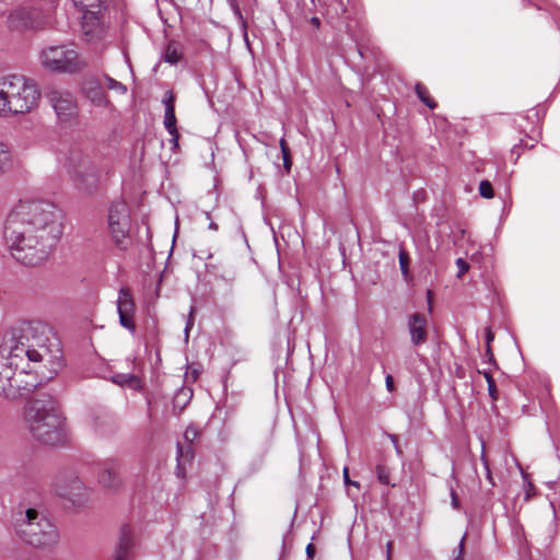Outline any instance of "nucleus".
<instances>
[{
  "instance_id": "31",
  "label": "nucleus",
  "mask_w": 560,
  "mask_h": 560,
  "mask_svg": "<svg viewBox=\"0 0 560 560\" xmlns=\"http://www.w3.org/2000/svg\"><path fill=\"white\" fill-rule=\"evenodd\" d=\"M114 381L119 384H125L128 382H132V383L137 382L138 378L135 375H117V376H115Z\"/></svg>"
},
{
  "instance_id": "42",
  "label": "nucleus",
  "mask_w": 560,
  "mask_h": 560,
  "mask_svg": "<svg viewBox=\"0 0 560 560\" xmlns=\"http://www.w3.org/2000/svg\"><path fill=\"white\" fill-rule=\"evenodd\" d=\"M494 336L491 331L490 328H487V331H486V341H487V345L490 346V342L493 340Z\"/></svg>"
},
{
  "instance_id": "22",
  "label": "nucleus",
  "mask_w": 560,
  "mask_h": 560,
  "mask_svg": "<svg viewBox=\"0 0 560 560\" xmlns=\"http://www.w3.org/2000/svg\"><path fill=\"white\" fill-rule=\"evenodd\" d=\"M416 93L418 97L431 109L436 107V103L433 102L430 96L427 88L422 85L421 83H418L416 85Z\"/></svg>"
},
{
  "instance_id": "44",
  "label": "nucleus",
  "mask_w": 560,
  "mask_h": 560,
  "mask_svg": "<svg viewBox=\"0 0 560 560\" xmlns=\"http://www.w3.org/2000/svg\"><path fill=\"white\" fill-rule=\"evenodd\" d=\"M280 148H281V152L289 151V147L284 139L280 140Z\"/></svg>"
},
{
  "instance_id": "46",
  "label": "nucleus",
  "mask_w": 560,
  "mask_h": 560,
  "mask_svg": "<svg viewBox=\"0 0 560 560\" xmlns=\"http://www.w3.org/2000/svg\"><path fill=\"white\" fill-rule=\"evenodd\" d=\"M427 295H428V301H429V310L431 311L432 292L430 290H428Z\"/></svg>"
},
{
  "instance_id": "33",
  "label": "nucleus",
  "mask_w": 560,
  "mask_h": 560,
  "mask_svg": "<svg viewBox=\"0 0 560 560\" xmlns=\"http://www.w3.org/2000/svg\"><path fill=\"white\" fill-rule=\"evenodd\" d=\"M192 312H194V308L191 307L190 310V316L186 323V327H185V336L186 338H188L189 336V330L191 329L192 325H194V318H192Z\"/></svg>"
},
{
  "instance_id": "14",
  "label": "nucleus",
  "mask_w": 560,
  "mask_h": 560,
  "mask_svg": "<svg viewBox=\"0 0 560 560\" xmlns=\"http://www.w3.org/2000/svg\"><path fill=\"white\" fill-rule=\"evenodd\" d=\"M120 469L121 463L118 459H106L98 474L100 485L108 490H117L121 486Z\"/></svg>"
},
{
  "instance_id": "16",
  "label": "nucleus",
  "mask_w": 560,
  "mask_h": 560,
  "mask_svg": "<svg viewBox=\"0 0 560 560\" xmlns=\"http://www.w3.org/2000/svg\"><path fill=\"white\" fill-rule=\"evenodd\" d=\"M164 105V119L163 125L167 132L171 135V142L176 148L178 145L179 132L176 126V116H175V95L172 91H167L164 94L162 100Z\"/></svg>"
},
{
  "instance_id": "38",
  "label": "nucleus",
  "mask_w": 560,
  "mask_h": 560,
  "mask_svg": "<svg viewBox=\"0 0 560 560\" xmlns=\"http://www.w3.org/2000/svg\"><path fill=\"white\" fill-rule=\"evenodd\" d=\"M482 462H483V465H485V468H486V471H487V479L490 481L491 485H494L493 479H492V475H491L490 469H489L488 462L485 458V456H482Z\"/></svg>"
},
{
  "instance_id": "32",
  "label": "nucleus",
  "mask_w": 560,
  "mask_h": 560,
  "mask_svg": "<svg viewBox=\"0 0 560 560\" xmlns=\"http://www.w3.org/2000/svg\"><path fill=\"white\" fill-rule=\"evenodd\" d=\"M281 153H282V159H283V166L287 172H290L291 166H292V162H291V158H290V150L281 152Z\"/></svg>"
},
{
  "instance_id": "9",
  "label": "nucleus",
  "mask_w": 560,
  "mask_h": 560,
  "mask_svg": "<svg viewBox=\"0 0 560 560\" xmlns=\"http://www.w3.org/2000/svg\"><path fill=\"white\" fill-rule=\"evenodd\" d=\"M107 226L110 238L116 247L126 250L130 241V213L125 201H115L110 205L107 215Z\"/></svg>"
},
{
  "instance_id": "8",
  "label": "nucleus",
  "mask_w": 560,
  "mask_h": 560,
  "mask_svg": "<svg viewBox=\"0 0 560 560\" xmlns=\"http://www.w3.org/2000/svg\"><path fill=\"white\" fill-rule=\"evenodd\" d=\"M44 68L61 73H74L84 68L75 49L68 45L49 46L40 52Z\"/></svg>"
},
{
  "instance_id": "40",
  "label": "nucleus",
  "mask_w": 560,
  "mask_h": 560,
  "mask_svg": "<svg viewBox=\"0 0 560 560\" xmlns=\"http://www.w3.org/2000/svg\"><path fill=\"white\" fill-rule=\"evenodd\" d=\"M184 451L180 446H178V454H177V462H178V465H177V468H178V474H180V460L182 458H184Z\"/></svg>"
},
{
  "instance_id": "6",
  "label": "nucleus",
  "mask_w": 560,
  "mask_h": 560,
  "mask_svg": "<svg viewBox=\"0 0 560 560\" xmlns=\"http://www.w3.org/2000/svg\"><path fill=\"white\" fill-rule=\"evenodd\" d=\"M30 372L25 371L19 358H13V347L0 351V395L16 399L36 387L35 383L24 381Z\"/></svg>"
},
{
  "instance_id": "3",
  "label": "nucleus",
  "mask_w": 560,
  "mask_h": 560,
  "mask_svg": "<svg viewBox=\"0 0 560 560\" xmlns=\"http://www.w3.org/2000/svg\"><path fill=\"white\" fill-rule=\"evenodd\" d=\"M25 421L32 435L44 444H61L68 439L66 419L56 400L48 395L28 402Z\"/></svg>"
},
{
  "instance_id": "41",
  "label": "nucleus",
  "mask_w": 560,
  "mask_h": 560,
  "mask_svg": "<svg viewBox=\"0 0 560 560\" xmlns=\"http://www.w3.org/2000/svg\"><path fill=\"white\" fill-rule=\"evenodd\" d=\"M342 477H343V481L347 486L350 485V477H349V469L347 467L343 468V471H342Z\"/></svg>"
},
{
  "instance_id": "36",
  "label": "nucleus",
  "mask_w": 560,
  "mask_h": 560,
  "mask_svg": "<svg viewBox=\"0 0 560 560\" xmlns=\"http://www.w3.org/2000/svg\"><path fill=\"white\" fill-rule=\"evenodd\" d=\"M466 539V535H464L460 539V542L458 545V555L456 557V560H463V553H464V542Z\"/></svg>"
},
{
  "instance_id": "50",
  "label": "nucleus",
  "mask_w": 560,
  "mask_h": 560,
  "mask_svg": "<svg viewBox=\"0 0 560 560\" xmlns=\"http://www.w3.org/2000/svg\"><path fill=\"white\" fill-rule=\"evenodd\" d=\"M43 380H44V378L40 376V380H38V382H34V383H35V384H36V386H37L39 383H42V381H43Z\"/></svg>"
},
{
  "instance_id": "20",
  "label": "nucleus",
  "mask_w": 560,
  "mask_h": 560,
  "mask_svg": "<svg viewBox=\"0 0 560 560\" xmlns=\"http://www.w3.org/2000/svg\"><path fill=\"white\" fill-rule=\"evenodd\" d=\"M75 8H78L82 15L85 13H102V0H72Z\"/></svg>"
},
{
  "instance_id": "34",
  "label": "nucleus",
  "mask_w": 560,
  "mask_h": 560,
  "mask_svg": "<svg viewBox=\"0 0 560 560\" xmlns=\"http://www.w3.org/2000/svg\"><path fill=\"white\" fill-rule=\"evenodd\" d=\"M388 438L389 440L392 441V443L394 444V447L396 450V453L398 455H401L402 454V451L400 450L399 445H398V438L395 435V434H388Z\"/></svg>"
},
{
  "instance_id": "28",
  "label": "nucleus",
  "mask_w": 560,
  "mask_h": 560,
  "mask_svg": "<svg viewBox=\"0 0 560 560\" xmlns=\"http://www.w3.org/2000/svg\"><path fill=\"white\" fill-rule=\"evenodd\" d=\"M106 86H107V89L117 91L121 94H125L127 91V88L122 83H120L109 77H106Z\"/></svg>"
},
{
  "instance_id": "45",
  "label": "nucleus",
  "mask_w": 560,
  "mask_h": 560,
  "mask_svg": "<svg viewBox=\"0 0 560 560\" xmlns=\"http://www.w3.org/2000/svg\"><path fill=\"white\" fill-rule=\"evenodd\" d=\"M486 355L488 357L489 361L494 360L490 346L487 347Z\"/></svg>"
},
{
  "instance_id": "48",
  "label": "nucleus",
  "mask_w": 560,
  "mask_h": 560,
  "mask_svg": "<svg viewBox=\"0 0 560 560\" xmlns=\"http://www.w3.org/2000/svg\"><path fill=\"white\" fill-rule=\"evenodd\" d=\"M209 229L213 230V231H217L218 230V225L214 223V222H211L209 224Z\"/></svg>"
},
{
  "instance_id": "12",
  "label": "nucleus",
  "mask_w": 560,
  "mask_h": 560,
  "mask_svg": "<svg viewBox=\"0 0 560 560\" xmlns=\"http://www.w3.org/2000/svg\"><path fill=\"white\" fill-rule=\"evenodd\" d=\"M55 487L60 497L70 500L74 504L83 503L86 497V488L77 476L58 478Z\"/></svg>"
},
{
  "instance_id": "19",
  "label": "nucleus",
  "mask_w": 560,
  "mask_h": 560,
  "mask_svg": "<svg viewBox=\"0 0 560 560\" xmlns=\"http://www.w3.org/2000/svg\"><path fill=\"white\" fill-rule=\"evenodd\" d=\"M133 546L135 541L131 530L124 527L113 560H129Z\"/></svg>"
},
{
  "instance_id": "24",
  "label": "nucleus",
  "mask_w": 560,
  "mask_h": 560,
  "mask_svg": "<svg viewBox=\"0 0 560 560\" xmlns=\"http://www.w3.org/2000/svg\"><path fill=\"white\" fill-rule=\"evenodd\" d=\"M180 59V55L178 54L177 49L173 46H167L164 55V60L171 65H176Z\"/></svg>"
},
{
  "instance_id": "5",
  "label": "nucleus",
  "mask_w": 560,
  "mask_h": 560,
  "mask_svg": "<svg viewBox=\"0 0 560 560\" xmlns=\"http://www.w3.org/2000/svg\"><path fill=\"white\" fill-rule=\"evenodd\" d=\"M14 533L24 544L36 549H50L58 545L56 526L38 510L20 511L14 523Z\"/></svg>"
},
{
  "instance_id": "23",
  "label": "nucleus",
  "mask_w": 560,
  "mask_h": 560,
  "mask_svg": "<svg viewBox=\"0 0 560 560\" xmlns=\"http://www.w3.org/2000/svg\"><path fill=\"white\" fill-rule=\"evenodd\" d=\"M398 258H399V266H400L401 273H402L405 279H408V277H409V261H410L409 255H408V253L406 250L400 249Z\"/></svg>"
},
{
  "instance_id": "13",
  "label": "nucleus",
  "mask_w": 560,
  "mask_h": 560,
  "mask_svg": "<svg viewBox=\"0 0 560 560\" xmlns=\"http://www.w3.org/2000/svg\"><path fill=\"white\" fill-rule=\"evenodd\" d=\"M406 327L413 347L422 346L429 337L428 318L424 314L412 313L406 317Z\"/></svg>"
},
{
  "instance_id": "18",
  "label": "nucleus",
  "mask_w": 560,
  "mask_h": 560,
  "mask_svg": "<svg viewBox=\"0 0 560 560\" xmlns=\"http://www.w3.org/2000/svg\"><path fill=\"white\" fill-rule=\"evenodd\" d=\"M83 93L86 98L95 106L98 107H107L109 106V101L106 97L104 89L102 84L96 80H88L83 84Z\"/></svg>"
},
{
  "instance_id": "11",
  "label": "nucleus",
  "mask_w": 560,
  "mask_h": 560,
  "mask_svg": "<svg viewBox=\"0 0 560 560\" xmlns=\"http://www.w3.org/2000/svg\"><path fill=\"white\" fill-rule=\"evenodd\" d=\"M117 312L119 315V324L133 334L136 331V303L130 289L127 287L120 288L118 292Z\"/></svg>"
},
{
  "instance_id": "43",
  "label": "nucleus",
  "mask_w": 560,
  "mask_h": 560,
  "mask_svg": "<svg viewBox=\"0 0 560 560\" xmlns=\"http://www.w3.org/2000/svg\"><path fill=\"white\" fill-rule=\"evenodd\" d=\"M392 549H393V541H388L386 544V560H390Z\"/></svg>"
},
{
  "instance_id": "2",
  "label": "nucleus",
  "mask_w": 560,
  "mask_h": 560,
  "mask_svg": "<svg viewBox=\"0 0 560 560\" xmlns=\"http://www.w3.org/2000/svg\"><path fill=\"white\" fill-rule=\"evenodd\" d=\"M13 358L21 363L25 358L33 363L43 365L35 373L43 378H52L61 368L62 351L59 339L45 326H28L22 335L12 340Z\"/></svg>"
},
{
  "instance_id": "17",
  "label": "nucleus",
  "mask_w": 560,
  "mask_h": 560,
  "mask_svg": "<svg viewBox=\"0 0 560 560\" xmlns=\"http://www.w3.org/2000/svg\"><path fill=\"white\" fill-rule=\"evenodd\" d=\"M7 26L11 31L22 32L34 26L33 13L27 8L19 7L9 12Z\"/></svg>"
},
{
  "instance_id": "39",
  "label": "nucleus",
  "mask_w": 560,
  "mask_h": 560,
  "mask_svg": "<svg viewBox=\"0 0 560 560\" xmlns=\"http://www.w3.org/2000/svg\"><path fill=\"white\" fill-rule=\"evenodd\" d=\"M306 555H307V557H308V558H311V559H312V558H314V556H315V547H314V545L308 544V545L306 546Z\"/></svg>"
},
{
  "instance_id": "25",
  "label": "nucleus",
  "mask_w": 560,
  "mask_h": 560,
  "mask_svg": "<svg viewBox=\"0 0 560 560\" xmlns=\"http://www.w3.org/2000/svg\"><path fill=\"white\" fill-rule=\"evenodd\" d=\"M479 194L486 199H491L494 196L492 185L489 180H481L479 184Z\"/></svg>"
},
{
  "instance_id": "29",
  "label": "nucleus",
  "mask_w": 560,
  "mask_h": 560,
  "mask_svg": "<svg viewBox=\"0 0 560 560\" xmlns=\"http://www.w3.org/2000/svg\"><path fill=\"white\" fill-rule=\"evenodd\" d=\"M199 432L196 428L194 427H188L184 433V438L185 440H187L189 443H192L197 436H198Z\"/></svg>"
},
{
  "instance_id": "10",
  "label": "nucleus",
  "mask_w": 560,
  "mask_h": 560,
  "mask_svg": "<svg viewBox=\"0 0 560 560\" xmlns=\"http://www.w3.org/2000/svg\"><path fill=\"white\" fill-rule=\"evenodd\" d=\"M47 98L61 122L70 121L78 115L77 101L70 92L54 88L47 93Z\"/></svg>"
},
{
  "instance_id": "26",
  "label": "nucleus",
  "mask_w": 560,
  "mask_h": 560,
  "mask_svg": "<svg viewBox=\"0 0 560 560\" xmlns=\"http://www.w3.org/2000/svg\"><path fill=\"white\" fill-rule=\"evenodd\" d=\"M377 479L383 485H390V474L389 470L384 465L376 466Z\"/></svg>"
},
{
  "instance_id": "21",
  "label": "nucleus",
  "mask_w": 560,
  "mask_h": 560,
  "mask_svg": "<svg viewBox=\"0 0 560 560\" xmlns=\"http://www.w3.org/2000/svg\"><path fill=\"white\" fill-rule=\"evenodd\" d=\"M11 167V152L7 144L0 142V174Z\"/></svg>"
},
{
  "instance_id": "47",
  "label": "nucleus",
  "mask_w": 560,
  "mask_h": 560,
  "mask_svg": "<svg viewBox=\"0 0 560 560\" xmlns=\"http://www.w3.org/2000/svg\"><path fill=\"white\" fill-rule=\"evenodd\" d=\"M312 23L316 26H319L320 22H319V19L318 18H313L312 19Z\"/></svg>"
},
{
  "instance_id": "4",
  "label": "nucleus",
  "mask_w": 560,
  "mask_h": 560,
  "mask_svg": "<svg viewBox=\"0 0 560 560\" xmlns=\"http://www.w3.org/2000/svg\"><path fill=\"white\" fill-rule=\"evenodd\" d=\"M37 85L21 74L0 78V117L30 113L39 102Z\"/></svg>"
},
{
  "instance_id": "27",
  "label": "nucleus",
  "mask_w": 560,
  "mask_h": 560,
  "mask_svg": "<svg viewBox=\"0 0 560 560\" xmlns=\"http://www.w3.org/2000/svg\"><path fill=\"white\" fill-rule=\"evenodd\" d=\"M483 375L488 383L489 395L491 396V398L493 400H497L498 399V390H497V386H495L493 377L488 372H485Z\"/></svg>"
},
{
  "instance_id": "7",
  "label": "nucleus",
  "mask_w": 560,
  "mask_h": 560,
  "mask_svg": "<svg viewBox=\"0 0 560 560\" xmlns=\"http://www.w3.org/2000/svg\"><path fill=\"white\" fill-rule=\"evenodd\" d=\"M65 167L73 186L80 192L92 195L97 190L101 179L100 170L81 149L69 150Z\"/></svg>"
},
{
  "instance_id": "1",
  "label": "nucleus",
  "mask_w": 560,
  "mask_h": 560,
  "mask_svg": "<svg viewBox=\"0 0 560 560\" xmlns=\"http://www.w3.org/2000/svg\"><path fill=\"white\" fill-rule=\"evenodd\" d=\"M59 209L43 199H21L9 212L4 240L12 257L25 265L45 261L61 234Z\"/></svg>"
},
{
  "instance_id": "15",
  "label": "nucleus",
  "mask_w": 560,
  "mask_h": 560,
  "mask_svg": "<svg viewBox=\"0 0 560 560\" xmlns=\"http://www.w3.org/2000/svg\"><path fill=\"white\" fill-rule=\"evenodd\" d=\"M82 31L88 42H100L106 36V26L102 13L82 15Z\"/></svg>"
},
{
  "instance_id": "49",
  "label": "nucleus",
  "mask_w": 560,
  "mask_h": 560,
  "mask_svg": "<svg viewBox=\"0 0 560 560\" xmlns=\"http://www.w3.org/2000/svg\"><path fill=\"white\" fill-rule=\"evenodd\" d=\"M349 486H353L355 487L357 489H360V483L358 481H350V485Z\"/></svg>"
},
{
  "instance_id": "30",
  "label": "nucleus",
  "mask_w": 560,
  "mask_h": 560,
  "mask_svg": "<svg viewBox=\"0 0 560 560\" xmlns=\"http://www.w3.org/2000/svg\"><path fill=\"white\" fill-rule=\"evenodd\" d=\"M456 266L458 267V277L460 278L464 273H466L469 269V265L463 258L456 259Z\"/></svg>"
},
{
  "instance_id": "37",
  "label": "nucleus",
  "mask_w": 560,
  "mask_h": 560,
  "mask_svg": "<svg viewBox=\"0 0 560 560\" xmlns=\"http://www.w3.org/2000/svg\"><path fill=\"white\" fill-rule=\"evenodd\" d=\"M385 385H386V388L389 393H392L394 390V378L392 375H387L386 378H385Z\"/></svg>"
},
{
  "instance_id": "35",
  "label": "nucleus",
  "mask_w": 560,
  "mask_h": 560,
  "mask_svg": "<svg viewBox=\"0 0 560 560\" xmlns=\"http://www.w3.org/2000/svg\"><path fill=\"white\" fill-rule=\"evenodd\" d=\"M451 498H452V506L456 510L459 509V499L455 492V490H451Z\"/></svg>"
}]
</instances>
